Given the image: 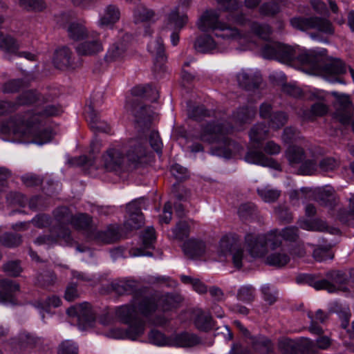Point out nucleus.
I'll return each instance as SVG.
<instances>
[{
	"instance_id": "nucleus-1",
	"label": "nucleus",
	"mask_w": 354,
	"mask_h": 354,
	"mask_svg": "<svg viewBox=\"0 0 354 354\" xmlns=\"http://www.w3.org/2000/svg\"><path fill=\"white\" fill-rule=\"evenodd\" d=\"M61 112V108L53 104L37 107L35 111L10 118L1 125V131L4 134L13 135L20 142L42 145L52 140L53 133L48 129H41V124L46 118L57 116Z\"/></svg>"
},
{
	"instance_id": "nucleus-2",
	"label": "nucleus",
	"mask_w": 354,
	"mask_h": 354,
	"mask_svg": "<svg viewBox=\"0 0 354 354\" xmlns=\"http://www.w3.org/2000/svg\"><path fill=\"white\" fill-rule=\"evenodd\" d=\"M233 129L234 127L225 121L210 122L201 125V131L196 138L207 143L217 142L218 146L212 148V153L230 158L243 149L240 145L227 137Z\"/></svg>"
},
{
	"instance_id": "nucleus-3",
	"label": "nucleus",
	"mask_w": 354,
	"mask_h": 354,
	"mask_svg": "<svg viewBox=\"0 0 354 354\" xmlns=\"http://www.w3.org/2000/svg\"><path fill=\"white\" fill-rule=\"evenodd\" d=\"M145 154L141 140H131L126 145L108 149L102 156L104 167L107 171H117L126 164L137 163Z\"/></svg>"
},
{
	"instance_id": "nucleus-4",
	"label": "nucleus",
	"mask_w": 354,
	"mask_h": 354,
	"mask_svg": "<svg viewBox=\"0 0 354 354\" xmlns=\"http://www.w3.org/2000/svg\"><path fill=\"white\" fill-rule=\"evenodd\" d=\"M134 306H122L118 308L116 313L118 317L124 323L129 324V328L126 331L119 328H115L112 331V336L114 338L120 339L128 337L131 339H136L138 337L142 335L145 331V322L137 317L136 308H138L139 303L142 301L137 297H134Z\"/></svg>"
},
{
	"instance_id": "nucleus-5",
	"label": "nucleus",
	"mask_w": 354,
	"mask_h": 354,
	"mask_svg": "<svg viewBox=\"0 0 354 354\" xmlns=\"http://www.w3.org/2000/svg\"><path fill=\"white\" fill-rule=\"evenodd\" d=\"M198 28L203 32L208 30L216 31V37L223 39L225 42L236 40L241 42L245 37L241 35L237 28H232L219 21V14L216 10H207L199 18L197 22Z\"/></svg>"
},
{
	"instance_id": "nucleus-6",
	"label": "nucleus",
	"mask_w": 354,
	"mask_h": 354,
	"mask_svg": "<svg viewBox=\"0 0 354 354\" xmlns=\"http://www.w3.org/2000/svg\"><path fill=\"white\" fill-rule=\"evenodd\" d=\"M54 216L59 226L51 230V234L39 236L35 241L38 245H53L57 242L58 239H62L67 245L72 244L73 239L71 232L64 225L72 223L73 215L66 207H60L54 211Z\"/></svg>"
},
{
	"instance_id": "nucleus-7",
	"label": "nucleus",
	"mask_w": 354,
	"mask_h": 354,
	"mask_svg": "<svg viewBox=\"0 0 354 354\" xmlns=\"http://www.w3.org/2000/svg\"><path fill=\"white\" fill-rule=\"evenodd\" d=\"M331 340L327 336H321L317 339L315 344L309 339L293 340L283 338L279 342V349L283 354H305L313 352L315 346L322 350L328 348Z\"/></svg>"
},
{
	"instance_id": "nucleus-8",
	"label": "nucleus",
	"mask_w": 354,
	"mask_h": 354,
	"mask_svg": "<svg viewBox=\"0 0 354 354\" xmlns=\"http://www.w3.org/2000/svg\"><path fill=\"white\" fill-rule=\"evenodd\" d=\"M182 297L176 293H167L160 296H145L139 303L140 313L148 317L160 307L163 311L171 310L178 307Z\"/></svg>"
},
{
	"instance_id": "nucleus-9",
	"label": "nucleus",
	"mask_w": 354,
	"mask_h": 354,
	"mask_svg": "<svg viewBox=\"0 0 354 354\" xmlns=\"http://www.w3.org/2000/svg\"><path fill=\"white\" fill-rule=\"evenodd\" d=\"M290 22L294 28L301 31L316 30L328 35L334 33L332 24L326 18L319 17H297L292 18Z\"/></svg>"
},
{
	"instance_id": "nucleus-10",
	"label": "nucleus",
	"mask_w": 354,
	"mask_h": 354,
	"mask_svg": "<svg viewBox=\"0 0 354 354\" xmlns=\"http://www.w3.org/2000/svg\"><path fill=\"white\" fill-rule=\"evenodd\" d=\"M327 53L326 49L317 50L315 49H305L298 46L296 63L303 66H306V73L317 74L319 68L322 66V62Z\"/></svg>"
},
{
	"instance_id": "nucleus-11",
	"label": "nucleus",
	"mask_w": 354,
	"mask_h": 354,
	"mask_svg": "<svg viewBox=\"0 0 354 354\" xmlns=\"http://www.w3.org/2000/svg\"><path fill=\"white\" fill-rule=\"evenodd\" d=\"M346 73V64L339 59H323L322 66L317 71V75H322L327 81L335 83L344 84L341 75Z\"/></svg>"
},
{
	"instance_id": "nucleus-12",
	"label": "nucleus",
	"mask_w": 354,
	"mask_h": 354,
	"mask_svg": "<svg viewBox=\"0 0 354 354\" xmlns=\"http://www.w3.org/2000/svg\"><path fill=\"white\" fill-rule=\"evenodd\" d=\"M187 22L186 15H180L177 8L172 10L165 16L161 32L171 31V42L176 46L179 41V32Z\"/></svg>"
},
{
	"instance_id": "nucleus-13",
	"label": "nucleus",
	"mask_w": 354,
	"mask_h": 354,
	"mask_svg": "<svg viewBox=\"0 0 354 354\" xmlns=\"http://www.w3.org/2000/svg\"><path fill=\"white\" fill-rule=\"evenodd\" d=\"M67 314L77 318L78 327L81 330L93 326L95 319L91 305L86 302L70 307L67 310Z\"/></svg>"
},
{
	"instance_id": "nucleus-14",
	"label": "nucleus",
	"mask_w": 354,
	"mask_h": 354,
	"mask_svg": "<svg viewBox=\"0 0 354 354\" xmlns=\"http://www.w3.org/2000/svg\"><path fill=\"white\" fill-rule=\"evenodd\" d=\"M126 109L135 117L136 122L139 127H149L153 114L149 106L147 107L137 100L131 98L127 100Z\"/></svg>"
},
{
	"instance_id": "nucleus-15",
	"label": "nucleus",
	"mask_w": 354,
	"mask_h": 354,
	"mask_svg": "<svg viewBox=\"0 0 354 354\" xmlns=\"http://www.w3.org/2000/svg\"><path fill=\"white\" fill-rule=\"evenodd\" d=\"M75 46V51L80 56H94L103 50V44L100 35L91 32Z\"/></svg>"
},
{
	"instance_id": "nucleus-16",
	"label": "nucleus",
	"mask_w": 354,
	"mask_h": 354,
	"mask_svg": "<svg viewBox=\"0 0 354 354\" xmlns=\"http://www.w3.org/2000/svg\"><path fill=\"white\" fill-rule=\"evenodd\" d=\"M264 240L262 234L248 233L245 235V245L252 257H262L267 254Z\"/></svg>"
},
{
	"instance_id": "nucleus-17",
	"label": "nucleus",
	"mask_w": 354,
	"mask_h": 354,
	"mask_svg": "<svg viewBox=\"0 0 354 354\" xmlns=\"http://www.w3.org/2000/svg\"><path fill=\"white\" fill-rule=\"evenodd\" d=\"M326 277L331 280L333 283L326 279H322L315 281L313 283V287L316 290H326L329 292H333L337 290L334 283L342 284L346 280V274L339 270L330 271L326 274Z\"/></svg>"
},
{
	"instance_id": "nucleus-18",
	"label": "nucleus",
	"mask_w": 354,
	"mask_h": 354,
	"mask_svg": "<svg viewBox=\"0 0 354 354\" xmlns=\"http://www.w3.org/2000/svg\"><path fill=\"white\" fill-rule=\"evenodd\" d=\"M128 218L124 223V227L127 230H133L140 228L144 224V216L138 202L133 201L127 206Z\"/></svg>"
},
{
	"instance_id": "nucleus-19",
	"label": "nucleus",
	"mask_w": 354,
	"mask_h": 354,
	"mask_svg": "<svg viewBox=\"0 0 354 354\" xmlns=\"http://www.w3.org/2000/svg\"><path fill=\"white\" fill-rule=\"evenodd\" d=\"M239 86L247 91L257 88L262 82L261 75L252 71L242 70L236 75Z\"/></svg>"
},
{
	"instance_id": "nucleus-20",
	"label": "nucleus",
	"mask_w": 354,
	"mask_h": 354,
	"mask_svg": "<svg viewBox=\"0 0 354 354\" xmlns=\"http://www.w3.org/2000/svg\"><path fill=\"white\" fill-rule=\"evenodd\" d=\"M171 346L192 348L202 344L201 339L193 333L187 331L171 335Z\"/></svg>"
},
{
	"instance_id": "nucleus-21",
	"label": "nucleus",
	"mask_w": 354,
	"mask_h": 354,
	"mask_svg": "<svg viewBox=\"0 0 354 354\" xmlns=\"http://www.w3.org/2000/svg\"><path fill=\"white\" fill-rule=\"evenodd\" d=\"M246 162L252 164L268 167L281 171V165L273 158L266 156L262 151L250 150L245 156Z\"/></svg>"
},
{
	"instance_id": "nucleus-22",
	"label": "nucleus",
	"mask_w": 354,
	"mask_h": 354,
	"mask_svg": "<svg viewBox=\"0 0 354 354\" xmlns=\"http://www.w3.org/2000/svg\"><path fill=\"white\" fill-rule=\"evenodd\" d=\"M299 225L301 228L308 231L328 232L332 234L339 233L338 228L329 226L326 221L318 218L301 221Z\"/></svg>"
},
{
	"instance_id": "nucleus-23",
	"label": "nucleus",
	"mask_w": 354,
	"mask_h": 354,
	"mask_svg": "<svg viewBox=\"0 0 354 354\" xmlns=\"http://www.w3.org/2000/svg\"><path fill=\"white\" fill-rule=\"evenodd\" d=\"M149 52L154 57L156 70H160L166 61L165 46L161 37H157L148 44Z\"/></svg>"
},
{
	"instance_id": "nucleus-24",
	"label": "nucleus",
	"mask_w": 354,
	"mask_h": 354,
	"mask_svg": "<svg viewBox=\"0 0 354 354\" xmlns=\"http://www.w3.org/2000/svg\"><path fill=\"white\" fill-rule=\"evenodd\" d=\"M315 201L322 206L333 208L336 204V195L335 190L330 186H326L315 190Z\"/></svg>"
},
{
	"instance_id": "nucleus-25",
	"label": "nucleus",
	"mask_w": 354,
	"mask_h": 354,
	"mask_svg": "<svg viewBox=\"0 0 354 354\" xmlns=\"http://www.w3.org/2000/svg\"><path fill=\"white\" fill-rule=\"evenodd\" d=\"M257 110L254 106H245L239 108L233 114L235 127L239 129L242 125L250 123L256 115Z\"/></svg>"
},
{
	"instance_id": "nucleus-26",
	"label": "nucleus",
	"mask_w": 354,
	"mask_h": 354,
	"mask_svg": "<svg viewBox=\"0 0 354 354\" xmlns=\"http://www.w3.org/2000/svg\"><path fill=\"white\" fill-rule=\"evenodd\" d=\"M205 243L201 240L191 239L185 241L183 245L184 254L189 259L201 257L205 254Z\"/></svg>"
},
{
	"instance_id": "nucleus-27",
	"label": "nucleus",
	"mask_w": 354,
	"mask_h": 354,
	"mask_svg": "<svg viewBox=\"0 0 354 354\" xmlns=\"http://www.w3.org/2000/svg\"><path fill=\"white\" fill-rule=\"evenodd\" d=\"M53 64L59 69H65L72 66V51L67 46H63L55 50Z\"/></svg>"
},
{
	"instance_id": "nucleus-28",
	"label": "nucleus",
	"mask_w": 354,
	"mask_h": 354,
	"mask_svg": "<svg viewBox=\"0 0 354 354\" xmlns=\"http://www.w3.org/2000/svg\"><path fill=\"white\" fill-rule=\"evenodd\" d=\"M218 3L226 11L230 12L228 20L238 24H243L245 21V17L242 13H233V11L237 10L239 7V3L237 0H216Z\"/></svg>"
},
{
	"instance_id": "nucleus-29",
	"label": "nucleus",
	"mask_w": 354,
	"mask_h": 354,
	"mask_svg": "<svg viewBox=\"0 0 354 354\" xmlns=\"http://www.w3.org/2000/svg\"><path fill=\"white\" fill-rule=\"evenodd\" d=\"M248 343L256 352L261 354H269L273 351L271 340L263 335L250 336Z\"/></svg>"
},
{
	"instance_id": "nucleus-30",
	"label": "nucleus",
	"mask_w": 354,
	"mask_h": 354,
	"mask_svg": "<svg viewBox=\"0 0 354 354\" xmlns=\"http://www.w3.org/2000/svg\"><path fill=\"white\" fill-rule=\"evenodd\" d=\"M298 46L280 44V48L276 57V60L289 65L296 63V56Z\"/></svg>"
},
{
	"instance_id": "nucleus-31",
	"label": "nucleus",
	"mask_w": 354,
	"mask_h": 354,
	"mask_svg": "<svg viewBox=\"0 0 354 354\" xmlns=\"http://www.w3.org/2000/svg\"><path fill=\"white\" fill-rule=\"evenodd\" d=\"M0 301H11L15 292L19 290V285L15 281L11 279H2L0 281Z\"/></svg>"
},
{
	"instance_id": "nucleus-32",
	"label": "nucleus",
	"mask_w": 354,
	"mask_h": 354,
	"mask_svg": "<svg viewBox=\"0 0 354 354\" xmlns=\"http://www.w3.org/2000/svg\"><path fill=\"white\" fill-rule=\"evenodd\" d=\"M131 92L133 97L145 98L151 102H156L159 97L158 90L149 84L136 86Z\"/></svg>"
},
{
	"instance_id": "nucleus-33",
	"label": "nucleus",
	"mask_w": 354,
	"mask_h": 354,
	"mask_svg": "<svg viewBox=\"0 0 354 354\" xmlns=\"http://www.w3.org/2000/svg\"><path fill=\"white\" fill-rule=\"evenodd\" d=\"M290 261V257L283 249L273 250L266 259V263L277 268L286 266Z\"/></svg>"
},
{
	"instance_id": "nucleus-34",
	"label": "nucleus",
	"mask_w": 354,
	"mask_h": 354,
	"mask_svg": "<svg viewBox=\"0 0 354 354\" xmlns=\"http://www.w3.org/2000/svg\"><path fill=\"white\" fill-rule=\"evenodd\" d=\"M86 118L89 122L91 129L104 133L110 131V126L106 122L100 120L96 111L91 106H88V110L86 111Z\"/></svg>"
},
{
	"instance_id": "nucleus-35",
	"label": "nucleus",
	"mask_w": 354,
	"mask_h": 354,
	"mask_svg": "<svg viewBox=\"0 0 354 354\" xmlns=\"http://www.w3.org/2000/svg\"><path fill=\"white\" fill-rule=\"evenodd\" d=\"M120 17V12L118 8L114 5H109L105 8L104 14L99 20V26H113L119 21Z\"/></svg>"
},
{
	"instance_id": "nucleus-36",
	"label": "nucleus",
	"mask_w": 354,
	"mask_h": 354,
	"mask_svg": "<svg viewBox=\"0 0 354 354\" xmlns=\"http://www.w3.org/2000/svg\"><path fill=\"white\" fill-rule=\"evenodd\" d=\"M64 28L69 38L74 41L82 40L91 32L88 31L83 24L75 21L71 22Z\"/></svg>"
},
{
	"instance_id": "nucleus-37",
	"label": "nucleus",
	"mask_w": 354,
	"mask_h": 354,
	"mask_svg": "<svg viewBox=\"0 0 354 354\" xmlns=\"http://www.w3.org/2000/svg\"><path fill=\"white\" fill-rule=\"evenodd\" d=\"M155 17V12L144 5H138L133 10V19L136 24L149 21L154 22L155 20L153 19Z\"/></svg>"
},
{
	"instance_id": "nucleus-38",
	"label": "nucleus",
	"mask_w": 354,
	"mask_h": 354,
	"mask_svg": "<svg viewBox=\"0 0 354 354\" xmlns=\"http://www.w3.org/2000/svg\"><path fill=\"white\" fill-rule=\"evenodd\" d=\"M127 50V44L123 41H118L113 44L105 55V60L107 62L119 61L123 58Z\"/></svg>"
},
{
	"instance_id": "nucleus-39",
	"label": "nucleus",
	"mask_w": 354,
	"mask_h": 354,
	"mask_svg": "<svg viewBox=\"0 0 354 354\" xmlns=\"http://www.w3.org/2000/svg\"><path fill=\"white\" fill-rule=\"evenodd\" d=\"M220 41H215L209 35H203L198 37L194 43L195 49L202 53L210 52L218 48Z\"/></svg>"
},
{
	"instance_id": "nucleus-40",
	"label": "nucleus",
	"mask_w": 354,
	"mask_h": 354,
	"mask_svg": "<svg viewBox=\"0 0 354 354\" xmlns=\"http://www.w3.org/2000/svg\"><path fill=\"white\" fill-rule=\"evenodd\" d=\"M220 244L223 251L228 250L231 253L234 266L237 268H241L242 267V261L245 259L243 249L229 247V240L225 238L221 239Z\"/></svg>"
},
{
	"instance_id": "nucleus-41",
	"label": "nucleus",
	"mask_w": 354,
	"mask_h": 354,
	"mask_svg": "<svg viewBox=\"0 0 354 354\" xmlns=\"http://www.w3.org/2000/svg\"><path fill=\"white\" fill-rule=\"evenodd\" d=\"M120 237L119 229L115 226H111L105 231L97 232L93 234L95 239L106 243H113Z\"/></svg>"
},
{
	"instance_id": "nucleus-42",
	"label": "nucleus",
	"mask_w": 354,
	"mask_h": 354,
	"mask_svg": "<svg viewBox=\"0 0 354 354\" xmlns=\"http://www.w3.org/2000/svg\"><path fill=\"white\" fill-rule=\"evenodd\" d=\"M194 324L198 330L207 331L213 326L212 318L209 313L201 310H197L194 318Z\"/></svg>"
},
{
	"instance_id": "nucleus-43",
	"label": "nucleus",
	"mask_w": 354,
	"mask_h": 354,
	"mask_svg": "<svg viewBox=\"0 0 354 354\" xmlns=\"http://www.w3.org/2000/svg\"><path fill=\"white\" fill-rule=\"evenodd\" d=\"M262 235L265 239L266 253H268V249L274 250L282 244L280 231L277 229L270 230L266 234H262Z\"/></svg>"
},
{
	"instance_id": "nucleus-44",
	"label": "nucleus",
	"mask_w": 354,
	"mask_h": 354,
	"mask_svg": "<svg viewBox=\"0 0 354 354\" xmlns=\"http://www.w3.org/2000/svg\"><path fill=\"white\" fill-rule=\"evenodd\" d=\"M349 201V210L341 209L337 214V219L345 224L354 227V194H351Z\"/></svg>"
},
{
	"instance_id": "nucleus-45",
	"label": "nucleus",
	"mask_w": 354,
	"mask_h": 354,
	"mask_svg": "<svg viewBox=\"0 0 354 354\" xmlns=\"http://www.w3.org/2000/svg\"><path fill=\"white\" fill-rule=\"evenodd\" d=\"M286 157L291 165L301 162L305 158L304 149L298 146H290L286 151Z\"/></svg>"
},
{
	"instance_id": "nucleus-46",
	"label": "nucleus",
	"mask_w": 354,
	"mask_h": 354,
	"mask_svg": "<svg viewBox=\"0 0 354 354\" xmlns=\"http://www.w3.org/2000/svg\"><path fill=\"white\" fill-rule=\"evenodd\" d=\"M268 127L264 123H257L250 131V138L252 141L260 142L268 136Z\"/></svg>"
},
{
	"instance_id": "nucleus-47",
	"label": "nucleus",
	"mask_w": 354,
	"mask_h": 354,
	"mask_svg": "<svg viewBox=\"0 0 354 354\" xmlns=\"http://www.w3.org/2000/svg\"><path fill=\"white\" fill-rule=\"evenodd\" d=\"M288 115L286 113L277 111L272 113L268 119V125L271 129L278 130L283 127L288 122Z\"/></svg>"
},
{
	"instance_id": "nucleus-48",
	"label": "nucleus",
	"mask_w": 354,
	"mask_h": 354,
	"mask_svg": "<svg viewBox=\"0 0 354 354\" xmlns=\"http://www.w3.org/2000/svg\"><path fill=\"white\" fill-rule=\"evenodd\" d=\"M257 192L259 197L266 203H274L281 195L279 190L272 189L270 186L258 188Z\"/></svg>"
},
{
	"instance_id": "nucleus-49",
	"label": "nucleus",
	"mask_w": 354,
	"mask_h": 354,
	"mask_svg": "<svg viewBox=\"0 0 354 354\" xmlns=\"http://www.w3.org/2000/svg\"><path fill=\"white\" fill-rule=\"evenodd\" d=\"M280 44L274 41L266 43L261 48L262 56L266 59H275L280 48Z\"/></svg>"
},
{
	"instance_id": "nucleus-50",
	"label": "nucleus",
	"mask_w": 354,
	"mask_h": 354,
	"mask_svg": "<svg viewBox=\"0 0 354 354\" xmlns=\"http://www.w3.org/2000/svg\"><path fill=\"white\" fill-rule=\"evenodd\" d=\"M18 48L19 44L12 37L0 33V48L1 50L14 53Z\"/></svg>"
},
{
	"instance_id": "nucleus-51",
	"label": "nucleus",
	"mask_w": 354,
	"mask_h": 354,
	"mask_svg": "<svg viewBox=\"0 0 354 354\" xmlns=\"http://www.w3.org/2000/svg\"><path fill=\"white\" fill-rule=\"evenodd\" d=\"M39 100L38 94L34 91H27L21 93L17 98L15 104H17V109L20 106L30 105Z\"/></svg>"
},
{
	"instance_id": "nucleus-52",
	"label": "nucleus",
	"mask_w": 354,
	"mask_h": 354,
	"mask_svg": "<svg viewBox=\"0 0 354 354\" xmlns=\"http://www.w3.org/2000/svg\"><path fill=\"white\" fill-rule=\"evenodd\" d=\"M149 341L157 346H171V335L166 337L163 333L157 330H151L149 335Z\"/></svg>"
},
{
	"instance_id": "nucleus-53",
	"label": "nucleus",
	"mask_w": 354,
	"mask_h": 354,
	"mask_svg": "<svg viewBox=\"0 0 354 354\" xmlns=\"http://www.w3.org/2000/svg\"><path fill=\"white\" fill-rule=\"evenodd\" d=\"M250 28L254 34L265 40L268 39L272 32V29L269 25L258 22H252Z\"/></svg>"
},
{
	"instance_id": "nucleus-54",
	"label": "nucleus",
	"mask_w": 354,
	"mask_h": 354,
	"mask_svg": "<svg viewBox=\"0 0 354 354\" xmlns=\"http://www.w3.org/2000/svg\"><path fill=\"white\" fill-rule=\"evenodd\" d=\"M171 237L174 239L183 240L189 234V226L186 221L178 222L171 230Z\"/></svg>"
},
{
	"instance_id": "nucleus-55",
	"label": "nucleus",
	"mask_w": 354,
	"mask_h": 354,
	"mask_svg": "<svg viewBox=\"0 0 354 354\" xmlns=\"http://www.w3.org/2000/svg\"><path fill=\"white\" fill-rule=\"evenodd\" d=\"M328 111L327 106L322 103L317 102L312 105L310 110H306L304 113V116L310 120H312L314 117L322 116Z\"/></svg>"
},
{
	"instance_id": "nucleus-56",
	"label": "nucleus",
	"mask_w": 354,
	"mask_h": 354,
	"mask_svg": "<svg viewBox=\"0 0 354 354\" xmlns=\"http://www.w3.org/2000/svg\"><path fill=\"white\" fill-rule=\"evenodd\" d=\"M188 115L190 118L201 121L206 117L211 116V112L207 110L203 105L194 106L188 111Z\"/></svg>"
},
{
	"instance_id": "nucleus-57",
	"label": "nucleus",
	"mask_w": 354,
	"mask_h": 354,
	"mask_svg": "<svg viewBox=\"0 0 354 354\" xmlns=\"http://www.w3.org/2000/svg\"><path fill=\"white\" fill-rule=\"evenodd\" d=\"M95 159L92 154L89 156H81L68 160V164L72 166H80L84 167H91L95 165Z\"/></svg>"
},
{
	"instance_id": "nucleus-58",
	"label": "nucleus",
	"mask_w": 354,
	"mask_h": 354,
	"mask_svg": "<svg viewBox=\"0 0 354 354\" xmlns=\"http://www.w3.org/2000/svg\"><path fill=\"white\" fill-rule=\"evenodd\" d=\"M0 242L6 247H16L21 244V237L17 234L5 233L0 237Z\"/></svg>"
},
{
	"instance_id": "nucleus-59",
	"label": "nucleus",
	"mask_w": 354,
	"mask_h": 354,
	"mask_svg": "<svg viewBox=\"0 0 354 354\" xmlns=\"http://www.w3.org/2000/svg\"><path fill=\"white\" fill-rule=\"evenodd\" d=\"M91 223V218L84 214L74 216L71 225L81 230H88Z\"/></svg>"
},
{
	"instance_id": "nucleus-60",
	"label": "nucleus",
	"mask_w": 354,
	"mask_h": 354,
	"mask_svg": "<svg viewBox=\"0 0 354 354\" xmlns=\"http://www.w3.org/2000/svg\"><path fill=\"white\" fill-rule=\"evenodd\" d=\"M237 298L243 302H251L254 298V288L252 286H241L238 290Z\"/></svg>"
},
{
	"instance_id": "nucleus-61",
	"label": "nucleus",
	"mask_w": 354,
	"mask_h": 354,
	"mask_svg": "<svg viewBox=\"0 0 354 354\" xmlns=\"http://www.w3.org/2000/svg\"><path fill=\"white\" fill-rule=\"evenodd\" d=\"M281 238L286 241L296 242L299 237V229L295 226H289L280 231Z\"/></svg>"
},
{
	"instance_id": "nucleus-62",
	"label": "nucleus",
	"mask_w": 354,
	"mask_h": 354,
	"mask_svg": "<svg viewBox=\"0 0 354 354\" xmlns=\"http://www.w3.org/2000/svg\"><path fill=\"white\" fill-rule=\"evenodd\" d=\"M339 166V160L333 157L324 158L319 162V169L325 172L334 171Z\"/></svg>"
},
{
	"instance_id": "nucleus-63",
	"label": "nucleus",
	"mask_w": 354,
	"mask_h": 354,
	"mask_svg": "<svg viewBox=\"0 0 354 354\" xmlns=\"http://www.w3.org/2000/svg\"><path fill=\"white\" fill-rule=\"evenodd\" d=\"M257 207L252 203L241 204L239 208L238 214L242 219H248L256 215Z\"/></svg>"
},
{
	"instance_id": "nucleus-64",
	"label": "nucleus",
	"mask_w": 354,
	"mask_h": 354,
	"mask_svg": "<svg viewBox=\"0 0 354 354\" xmlns=\"http://www.w3.org/2000/svg\"><path fill=\"white\" fill-rule=\"evenodd\" d=\"M57 354H78V348L73 342L65 340L59 344Z\"/></svg>"
}]
</instances>
